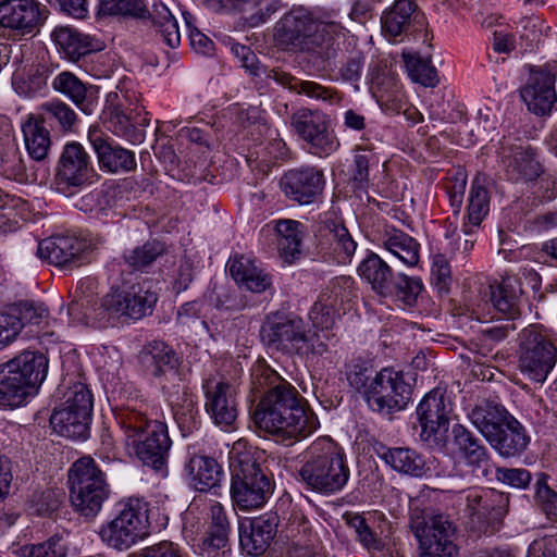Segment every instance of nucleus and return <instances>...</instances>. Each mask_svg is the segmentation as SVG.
Here are the masks:
<instances>
[{"mask_svg": "<svg viewBox=\"0 0 557 557\" xmlns=\"http://www.w3.org/2000/svg\"><path fill=\"white\" fill-rule=\"evenodd\" d=\"M336 12L294 8L276 23L275 40L285 48H296L307 52L313 64L327 70L337 58L338 39L345 36L346 28L336 20Z\"/></svg>", "mask_w": 557, "mask_h": 557, "instance_id": "f257e3e1", "label": "nucleus"}, {"mask_svg": "<svg viewBox=\"0 0 557 557\" xmlns=\"http://www.w3.org/2000/svg\"><path fill=\"white\" fill-rule=\"evenodd\" d=\"M147 407L146 404L127 406L117 418L126 431L125 441L128 449L144 466L163 475L166 472L172 442L163 422L148 419Z\"/></svg>", "mask_w": 557, "mask_h": 557, "instance_id": "f03ea898", "label": "nucleus"}, {"mask_svg": "<svg viewBox=\"0 0 557 557\" xmlns=\"http://www.w3.org/2000/svg\"><path fill=\"white\" fill-rule=\"evenodd\" d=\"M299 476L313 492L323 495L342 492L350 478L344 449L330 437L317 438L307 449Z\"/></svg>", "mask_w": 557, "mask_h": 557, "instance_id": "7ed1b4c3", "label": "nucleus"}, {"mask_svg": "<svg viewBox=\"0 0 557 557\" xmlns=\"http://www.w3.org/2000/svg\"><path fill=\"white\" fill-rule=\"evenodd\" d=\"M260 337L271 349L300 357L323 356L329 351V341L332 338L326 333H311L300 317L280 312L267 317Z\"/></svg>", "mask_w": 557, "mask_h": 557, "instance_id": "20e7f679", "label": "nucleus"}, {"mask_svg": "<svg viewBox=\"0 0 557 557\" xmlns=\"http://www.w3.org/2000/svg\"><path fill=\"white\" fill-rule=\"evenodd\" d=\"M48 358L24 350L0 364V407L16 408L37 394L47 377Z\"/></svg>", "mask_w": 557, "mask_h": 557, "instance_id": "39448f33", "label": "nucleus"}, {"mask_svg": "<svg viewBox=\"0 0 557 557\" xmlns=\"http://www.w3.org/2000/svg\"><path fill=\"white\" fill-rule=\"evenodd\" d=\"M230 454L231 496L240 510L261 508L273 492V484L259 462L261 454L256 449H239Z\"/></svg>", "mask_w": 557, "mask_h": 557, "instance_id": "423d86ee", "label": "nucleus"}, {"mask_svg": "<svg viewBox=\"0 0 557 557\" xmlns=\"http://www.w3.org/2000/svg\"><path fill=\"white\" fill-rule=\"evenodd\" d=\"M67 481L74 509L86 518L96 517L110 494L106 475L96 461L89 456L77 459L69 470Z\"/></svg>", "mask_w": 557, "mask_h": 557, "instance_id": "0eeeda50", "label": "nucleus"}, {"mask_svg": "<svg viewBox=\"0 0 557 557\" xmlns=\"http://www.w3.org/2000/svg\"><path fill=\"white\" fill-rule=\"evenodd\" d=\"M557 348L550 334L536 326L521 333L519 369L530 380L543 383L555 367Z\"/></svg>", "mask_w": 557, "mask_h": 557, "instance_id": "6e6552de", "label": "nucleus"}, {"mask_svg": "<svg viewBox=\"0 0 557 557\" xmlns=\"http://www.w3.org/2000/svg\"><path fill=\"white\" fill-rule=\"evenodd\" d=\"M290 127L313 156L326 158L339 148V140L330 127V119L319 110L298 109L290 115Z\"/></svg>", "mask_w": 557, "mask_h": 557, "instance_id": "1a4fd4ad", "label": "nucleus"}, {"mask_svg": "<svg viewBox=\"0 0 557 557\" xmlns=\"http://www.w3.org/2000/svg\"><path fill=\"white\" fill-rule=\"evenodd\" d=\"M237 55H243V65L255 76H264L267 79L274 81L280 86L298 95H305L309 98L329 102L338 103L341 96L330 87H325L313 81H302L281 69H268L256 64V55L246 46H236L233 48Z\"/></svg>", "mask_w": 557, "mask_h": 557, "instance_id": "9d476101", "label": "nucleus"}, {"mask_svg": "<svg viewBox=\"0 0 557 557\" xmlns=\"http://www.w3.org/2000/svg\"><path fill=\"white\" fill-rule=\"evenodd\" d=\"M448 493H458V505L473 522H499L508 512L509 494L495 488L472 486L456 490L447 487Z\"/></svg>", "mask_w": 557, "mask_h": 557, "instance_id": "9b49d317", "label": "nucleus"}, {"mask_svg": "<svg viewBox=\"0 0 557 557\" xmlns=\"http://www.w3.org/2000/svg\"><path fill=\"white\" fill-rule=\"evenodd\" d=\"M411 398V386L404 374L391 368L377 372L366 392V400L373 411L391 413L401 410Z\"/></svg>", "mask_w": 557, "mask_h": 557, "instance_id": "f8f14e48", "label": "nucleus"}, {"mask_svg": "<svg viewBox=\"0 0 557 557\" xmlns=\"http://www.w3.org/2000/svg\"><path fill=\"white\" fill-rule=\"evenodd\" d=\"M252 373L255 385H262L260 376L272 379V382L278 381L270 387L261 397L252 412V419L259 429L263 424H269L270 419L278 418L280 414L288 409L289 406L299 399L297 389L285 380H281L268 366L259 364L253 368Z\"/></svg>", "mask_w": 557, "mask_h": 557, "instance_id": "ddd939ff", "label": "nucleus"}, {"mask_svg": "<svg viewBox=\"0 0 557 557\" xmlns=\"http://www.w3.org/2000/svg\"><path fill=\"white\" fill-rule=\"evenodd\" d=\"M411 530L419 542V557H457L456 528L443 515L429 522L412 521Z\"/></svg>", "mask_w": 557, "mask_h": 557, "instance_id": "4468645a", "label": "nucleus"}, {"mask_svg": "<svg viewBox=\"0 0 557 557\" xmlns=\"http://www.w3.org/2000/svg\"><path fill=\"white\" fill-rule=\"evenodd\" d=\"M285 412H282L278 418L270 419L269 424H263L259 429L285 445H293L305 440L318 429L317 417L305 409L300 398L289 406Z\"/></svg>", "mask_w": 557, "mask_h": 557, "instance_id": "2eb2a0df", "label": "nucleus"}, {"mask_svg": "<svg viewBox=\"0 0 557 557\" xmlns=\"http://www.w3.org/2000/svg\"><path fill=\"white\" fill-rule=\"evenodd\" d=\"M451 411V404L441 389L429 392L417 407L420 438L426 443L438 442L448 431Z\"/></svg>", "mask_w": 557, "mask_h": 557, "instance_id": "dca6fc26", "label": "nucleus"}, {"mask_svg": "<svg viewBox=\"0 0 557 557\" xmlns=\"http://www.w3.org/2000/svg\"><path fill=\"white\" fill-rule=\"evenodd\" d=\"M48 15V9L37 0H4L0 3V25L23 36L37 33Z\"/></svg>", "mask_w": 557, "mask_h": 557, "instance_id": "f3484780", "label": "nucleus"}, {"mask_svg": "<svg viewBox=\"0 0 557 557\" xmlns=\"http://www.w3.org/2000/svg\"><path fill=\"white\" fill-rule=\"evenodd\" d=\"M556 78L557 65L555 63L545 64L531 71L527 85L521 89V98L530 111L539 115L550 112L557 101Z\"/></svg>", "mask_w": 557, "mask_h": 557, "instance_id": "a211bd4d", "label": "nucleus"}, {"mask_svg": "<svg viewBox=\"0 0 557 557\" xmlns=\"http://www.w3.org/2000/svg\"><path fill=\"white\" fill-rule=\"evenodd\" d=\"M324 174L314 166H300L288 170L280 180L283 194L299 205H310L322 194Z\"/></svg>", "mask_w": 557, "mask_h": 557, "instance_id": "6ab92c4d", "label": "nucleus"}, {"mask_svg": "<svg viewBox=\"0 0 557 557\" xmlns=\"http://www.w3.org/2000/svg\"><path fill=\"white\" fill-rule=\"evenodd\" d=\"M205 409L216 425L231 426L237 418L235 387L225 381L208 379L202 384Z\"/></svg>", "mask_w": 557, "mask_h": 557, "instance_id": "aec40b11", "label": "nucleus"}, {"mask_svg": "<svg viewBox=\"0 0 557 557\" xmlns=\"http://www.w3.org/2000/svg\"><path fill=\"white\" fill-rule=\"evenodd\" d=\"M91 170L90 158L85 148L76 141L66 144L54 176L57 188L64 193L69 187L82 186L88 181Z\"/></svg>", "mask_w": 557, "mask_h": 557, "instance_id": "412c9836", "label": "nucleus"}, {"mask_svg": "<svg viewBox=\"0 0 557 557\" xmlns=\"http://www.w3.org/2000/svg\"><path fill=\"white\" fill-rule=\"evenodd\" d=\"M90 243L74 234L46 238L38 244L37 256L55 267L77 265Z\"/></svg>", "mask_w": 557, "mask_h": 557, "instance_id": "4be33fe9", "label": "nucleus"}, {"mask_svg": "<svg viewBox=\"0 0 557 557\" xmlns=\"http://www.w3.org/2000/svg\"><path fill=\"white\" fill-rule=\"evenodd\" d=\"M382 33L389 40L403 41L416 26L422 27L424 16L418 11L413 0H396L381 17Z\"/></svg>", "mask_w": 557, "mask_h": 557, "instance_id": "5701e85b", "label": "nucleus"}, {"mask_svg": "<svg viewBox=\"0 0 557 557\" xmlns=\"http://www.w3.org/2000/svg\"><path fill=\"white\" fill-rule=\"evenodd\" d=\"M88 140L97 154L100 166L108 172H129L136 168L135 153L114 145L110 137L99 128H89Z\"/></svg>", "mask_w": 557, "mask_h": 557, "instance_id": "b1692460", "label": "nucleus"}, {"mask_svg": "<svg viewBox=\"0 0 557 557\" xmlns=\"http://www.w3.org/2000/svg\"><path fill=\"white\" fill-rule=\"evenodd\" d=\"M184 475L191 488L207 492L219 485L223 471L214 458L194 453L185 462Z\"/></svg>", "mask_w": 557, "mask_h": 557, "instance_id": "393cba45", "label": "nucleus"}, {"mask_svg": "<svg viewBox=\"0 0 557 557\" xmlns=\"http://www.w3.org/2000/svg\"><path fill=\"white\" fill-rule=\"evenodd\" d=\"M276 517L264 515L253 518L248 527H239V543L249 555H262L270 546L276 534Z\"/></svg>", "mask_w": 557, "mask_h": 557, "instance_id": "a878e982", "label": "nucleus"}, {"mask_svg": "<svg viewBox=\"0 0 557 557\" xmlns=\"http://www.w3.org/2000/svg\"><path fill=\"white\" fill-rule=\"evenodd\" d=\"M453 446L454 454L473 471H485L490 460L486 447L460 424L453 428Z\"/></svg>", "mask_w": 557, "mask_h": 557, "instance_id": "bb28decb", "label": "nucleus"}, {"mask_svg": "<svg viewBox=\"0 0 557 557\" xmlns=\"http://www.w3.org/2000/svg\"><path fill=\"white\" fill-rule=\"evenodd\" d=\"M323 248L341 264L349 262L357 249V243L347 227L337 221L327 220L320 228Z\"/></svg>", "mask_w": 557, "mask_h": 557, "instance_id": "cd10ccee", "label": "nucleus"}, {"mask_svg": "<svg viewBox=\"0 0 557 557\" xmlns=\"http://www.w3.org/2000/svg\"><path fill=\"white\" fill-rule=\"evenodd\" d=\"M530 438L522 424L515 418H507V422L488 440L490 445L506 458L516 457L522 454Z\"/></svg>", "mask_w": 557, "mask_h": 557, "instance_id": "c85d7f7f", "label": "nucleus"}, {"mask_svg": "<svg viewBox=\"0 0 557 557\" xmlns=\"http://www.w3.org/2000/svg\"><path fill=\"white\" fill-rule=\"evenodd\" d=\"M277 249L284 262L292 264L301 257L305 225L296 220H278L275 224Z\"/></svg>", "mask_w": 557, "mask_h": 557, "instance_id": "c756f323", "label": "nucleus"}, {"mask_svg": "<svg viewBox=\"0 0 557 557\" xmlns=\"http://www.w3.org/2000/svg\"><path fill=\"white\" fill-rule=\"evenodd\" d=\"M383 247L407 267L419 262V243L401 230L386 226L381 236Z\"/></svg>", "mask_w": 557, "mask_h": 557, "instance_id": "7c9ffc66", "label": "nucleus"}, {"mask_svg": "<svg viewBox=\"0 0 557 557\" xmlns=\"http://www.w3.org/2000/svg\"><path fill=\"white\" fill-rule=\"evenodd\" d=\"M91 416L81 414L61 406L50 417V425L55 433L72 440H86L89 434Z\"/></svg>", "mask_w": 557, "mask_h": 557, "instance_id": "2f4dec72", "label": "nucleus"}, {"mask_svg": "<svg viewBox=\"0 0 557 557\" xmlns=\"http://www.w3.org/2000/svg\"><path fill=\"white\" fill-rule=\"evenodd\" d=\"M511 414L497 404L483 400L469 414L472 424L488 440L497 433Z\"/></svg>", "mask_w": 557, "mask_h": 557, "instance_id": "473e14b6", "label": "nucleus"}, {"mask_svg": "<svg viewBox=\"0 0 557 557\" xmlns=\"http://www.w3.org/2000/svg\"><path fill=\"white\" fill-rule=\"evenodd\" d=\"M490 211V194L486 188V180L476 175L471 184L469 191L468 207H467V219L463 223L462 232L466 235L472 233L473 227L481 224L483 219Z\"/></svg>", "mask_w": 557, "mask_h": 557, "instance_id": "72a5a7b5", "label": "nucleus"}, {"mask_svg": "<svg viewBox=\"0 0 557 557\" xmlns=\"http://www.w3.org/2000/svg\"><path fill=\"white\" fill-rule=\"evenodd\" d=\"M24 144L29 157L36 161L47 158L51 148V136L44 120L38 116H29L22 124Z\"/></svg>", "mask_w": 557, "mask_h": 557, "instance_id": "f704fd0d", "label": "nucleus"}, {"mask_svg": "<svg viewBox=\"0 0 557 557\" xmlns=\"http://www.w3.org/2000/svg\"><path fill=\"white\" fill-rule=\"evenodd\" d=\"M52 87L70 98L85 114H92L95 103L86 85L71 72H62L55 76Z\"/></svg>", "mask_w": 557, "mask_h": 557, "instance_id": "c9c22d12", "label": "nucleus"}, {"mask_svg": "<svg viewBox=\"0 0 557 557\" xmlns=\"http://www.w3.org/2000/svg\"><path fill=\"white\" fill-rule=\"evenodd\" d=\"M358 274L371 285L372 289L382 296L388 292L389 282L394 274L389 264L376 253L367 256L358 267Z\"/></svg>", "mask_w": 557, "mask_h": 557, "instance_id": "e433bc0d", "label": "nucleus"}, {"mask_svg": "<svg viewBox=\"0 0 557 557\" xmlns=\"http://www.w3.org/2000/svg\"><path fill=\"white\" fill-rule=\"evenodd\" d=\"M51 36L55 45L71 61H77L95 50L89 36L70 26L57 27Z\"/></svg>", "mask_w": 557, "mask_h": 557, "instance_id": "4c0bfd02", "label": "nucleus"}, {"mask_svg": "<svg viewBox=\"0 0 557 557\" xmlns=\"http://www.w3.org/2000/svg\"><path fill=\"white\" fill-rule=\"evenodd\" d=\"M161 34L163 41L171 48H176L181 42L178 23L168 5L161 1H153L147 8L146 16Z\"/></svg>", "mask_w": 557, "mask_h": 557, "instance_id": "58836bf2", "label": "nucleus"}, {"mask_svg": "<svg viewBox=\"0 0 557 557\" xmlns=\"http://www.w3.org/2000/svg\"><path fill=\"white\" fill-rule=\"evenodd\" d=\"M145 362L150 369H146L152 376L160 377L168 372L175 371L180 364V357L168 344L153 341L145 352Z\"/></svg>", "mask_w": 557, "mask_h": 557, "instance_id": "ea45409f", "label": "nucleus"}, {"mask_svg": "<svg viewBox=\"0 0 557 557\" xmlns=\"http://www.w3.org/2000/svg\"><path fill=\"white\" fill-rule=\"evenodd\" d=\"M382 458L395 471L404 474L421 476L425 472V460L420 454L410 448H389L382 455Z\"/></svg>", "mask_w": 557, "mask_h": 557, "instance_id": "a19ab883", "label": "nucleus"}, {"mask_svg": "<svg viewBox=\"0 0 557 557\" xmlns=\"http://www.w3.org/2000/svg\"><path fill=\"white\" fill-rule=\"evenodd\" d=\"M422 290L423 283L420 277L398 273L391 280L388 292L383 293L382 296L393 297L404 307L411 308L417 304Z\"/></svg>", "mask_w": 557, "mask_h": 557, "instance_id": "79ce46f5", "label": "nucleus"}, {"mask_svg": "<svg viewBox=\"0 0 557 557\" xmlns=\"http://www.w3.org/2000/svg\"><path fill=\"white\" fill-rule=\"evenodd\" d=\"M172 411L174 420L184 436L191 434L200 426L197 400L187 389H184L178 399L173 403Z\"/></svg>", "mask_w": 557, "mask_h": 557, "instance_id": "37998d69", "label": "nucleus"}, {"mask_svg": "<svg viewBox=\"0 0 557 557\" xmlns=\"http://www.w3.org/2000/svg\"><path fill=\"white\" fill-rule=\"evenodd\" d=\"M520 288L513 278H504L500 283L490 286L491 302L502 314L513 318L518 313Z\"/></svg>", "mask_w": 557, "mask_h": 557, "instance_id": "c03bdc74", "label": "nucleus"}, {"mask_svg": "<svg viewBox=\"0 0 557 557\" xmlns=\"http://www.w3.org/2000/svg\"><path fill=\"white\" fill-rule=\"evenodd\" d=\"M347 525L351 528L359 543L372 555H384L382 539L370 528L366 518L359 513L346 512L343 516Z\"/></svg>", "mask_w": 557, "mask_h": 557, "instance_id": "a18cd8bd", "label": "nucleus"}, {"mask_svg": "<svg viewBox=\"0 0 557 557\" xmlns=\"http://www.w3.org/2000/svg\"><path fill=\"white\" fill-rule=\"evenodd\" d=\"M47 79V67L44 65H33L23 73H15L12 85L17 94L33 97L46 88Z\"/></svg>", "mask_w": 557, "mask_h": 557, "instance_id": "49530a36", "label": "nucleus"}, {"mask_svg": "<svg viewBox=\"0 0 557 557\" xmlns=\"http://www.w3.org/2000/svg\"><path fill=\"white\" fill-rule=\"evenodd\" d=\"M403 59L409 77L424 87H435L438 84L436 69L430 58L418 53H403Z\"/></svg>", "mask_w": 557, "mask_h": 557, "instance_id": "de8ad7c7", "label": "nucleus"}, {"mask_svg": "<svg viewBox=\"0 0 557 557\" xmlns=\"http://www.w3.org/2000/svg\"><path fill=\"white\" fill-rule=\"evenodd\" d=\"M508 168L516 174V180H524L527 182L536 180L543 172L542 165L536 160L535 153L531 148H516Z\"/></svg>", "mask_w": 557, "mask_h": 557, "instance_id": "09e8293b", "label": "nucleus"}, {"mask_svg": "<svg viewBox=\"0 0 557 557\" xmlns=\"http://www.w3.org/2000/svg\"><path fill=\"white\" fill-rule=\"evenodd\" d=\"M12 315L17 319L20 331L25 326H38L46 324L49 318L48 308L41 302L20 301L8 307Z\"/></svg>", "mask_w": 557, "mask_h": 557, "instance_id": "8fccbe9b", "label": "nucleus"}, {"mask_svg": "<svg viewBox=\"0 0 557 557\" xmlns=\"http://www.w3.org/2000/svg\"><path fill=\"white\" fill-rule=\"evenodd\" d=\"M165 245L159 240H150L141 246L127 250L123 255L125 263L133 270H144L165 252Z\"/></svg>", "mask_w": 557, "mask_h": 557, "instance_id": "3c124183", "label": "nucleus"}, {"mask_svg": "<svg viewBox=\"0 0 557 557\" xmlns=\"http://www.w3.org/2000/svg\"><path fill=\"white\" fill-rule=\"evenodd\" d=\"M99 536L106 545L117 550H127L140 541L114 519L101 525Z\"/></svg>", "mask_w": 557, "mask_h": 557, "instance_id": "603ef678", "label": "nucleus"}, {"mask_svg": "<svg viewBox=\"0 0 557 557\" xmlns=\"http://www.w3.org/2000/svg\"><path fill=\"white\" fill-rule=\"evenodd\" d=\"M127 295V318L138 320L149 312L158 300L157 293L144 285L132 286Z\"/></svg>", "mask_w": 557, "mask_h": 557, "instance_id": "864d4df0", "label": "nucleus"}, {"mask_svg": "<svg viewBox=\"0 0 557 557\" xmlns=\"http://www.w3.org/2000/svg\"><path fill=\"white\" fill-rule=\"evenodd\" d=\"M149 505L144 498L128 497L119 503L117 516L126 519L139 530H149Z\"/></svg>", "mask_w": 557, "mask_h": 557, "instance_id": "5fc2aeb1", "label": "nucleus"}, {"mask_svg": "<svg viewBox=\"0 0 557 557\" xmlns=\"http://www.w3.org/2000/svg\"><path fill=\"white\" fill-rule=\"evenodd\" d=\"M335 300L327 293H323L313 304L309 311V319L314 329L323 331L331 330L335 324Z\"/></svg>", "mask_w": 557, "mask_h": 557, "instance_id": "6e6d98bb", "label": "nucleus"}, {"mask_svg": "<svg viewBox=\"0 0 557 557\" xmlns=\"http://www.w3.org/2000/svg\"><path fill=\"white\" fill-rule=\"evenodd\" d=\"M63 407L74 411H79L81 414L91 416L94 407V398L90 389L82 382H75L69 386L64 393Z\"/></svg>", "mask_w": 557, "mask_h": 557, "instance_id": "4d7b16f0", "label": "nucleus"}, {"mask_svg": "<svg viewBox=\"0 0 557 557\" xmlns=\"http://www.w3.org/2000/svg\"><path fill=\"white\" fill-rule=\"evenodd\" d=\"M147 5L144 0H99V14L131 15L145 17Z\"/></svg>", "mask_w": 557, "mask_h": 557, "instance_id": "13d9d810", "label": "nucleus"}, {"mask_svg": "<svg viewBox=\"0 0 557 557\" xmlns=\"http://www.w3.org/2000/svg\"><path fill=\"white\" fill-rule=\"evenodd\" d=\"M41 120L57 122L61 129H70L75 121V112L66 103L60 100H51L41 106Z\"/></svg>", "mask_w": 557, "mask_h": 557, "instance_id": "bf43d9fd", "label": "nucleus"}, {"mask_svg": "<svg viewBox=\"0 0 557 557\" xmlns=\"http://www.w3.org/2000/svg\"><path fill=\"white\" fill-rule=\"evenodd\" d=\"M69 548L65 537L53 535L44 543L24 546L22 550L27 557H66Z\"/></svg>", "mask_w": 557, "mask_h": 557, "instance_id": "052dcab7", "label": "nucleus"}, {"mask_svg": "<svg viewBox=\"0 0 557 557\" xmlns=\"http://www.w3.org/2000/svg\"><path fill=\"white\" fill-rule=\"evenodd\" d=\"M372 367L366 360L357 358L350 361L346 368V377L351 387L362 393L366 397V392L372 381Z\"/></svg>", "mask_w": 557, "mask_h": 557, "instance_id": "680f3d73", "label": "nucleus"}, {"mask_svg": "<svg viewBox=\"0 0 557 557\" xmlns=\"http://www.w3.org/2000/svg\"><path fill=\"white\" fill-rule=\"evenodd\" d=\"M534 499L548 518H557V493L547 484V478L541 473L535 482Z\"/></svg>", "mask_w": 557, "mask_h": 557, "instance_id": "e2e57ef3", "label": "nucleus"}, {"mask_svg": "<svg viewBox=\"0 0 557 557\" xmlns=\"http://www.w3.org/2000/svg\"><path fill=\"white\" fill-rule=\"evenodd\" d=\"M75 206L81 211L100 216L111 207V203L107 190L95 189L79 198Z\"/></svg>", "mask_w": 557, "mask_h": 557, "instance_id": "0e129e2a", "label": "nucleus"}, {"mask_svg": "<svg viewBox=\"0 0 557 557\" xmlns=\"http://www.w3.org/2000/svg\"><path fill=\"white\" fill-rule=\"evenodd\" d=\"M431 282L440 294H447L451 284L450 265L446 257L437 253L433 257L431 267Z\"/></svg>", "mask_w": 557, "mask_h": 557, "instance_id": "69168bd1", "label": "nucleus"}, {"mask_svg": "<svg viewBox=\"0 0 557 557\" xmlns=\"http://www.w3.org/2000/svg\"><path fill=\"white\" fill-rule=\"evenodd\" d=\"M495 479L509 487L525 490L532 481V474L524 468L498 467L495 470Z\"/></svg>", "mask_w": 557, "mask_h": 557, "instance_id": "338daca9", "label": "nucleus"}, {"mask_svg": "<svg viewBox=\"0 0 557 557\" xmlns=\"http://www.w3.org/2000/svg\"><path fill=\"white\" fill-rule=\"evenodd\" d=\"M230 552V535L206 531L200 553L207 557H224Z\"/></svg>", "mask_w": 557, "mask_h": 557, "instance_id": "774afa93", "label": "nucleus"}]
</instances>
